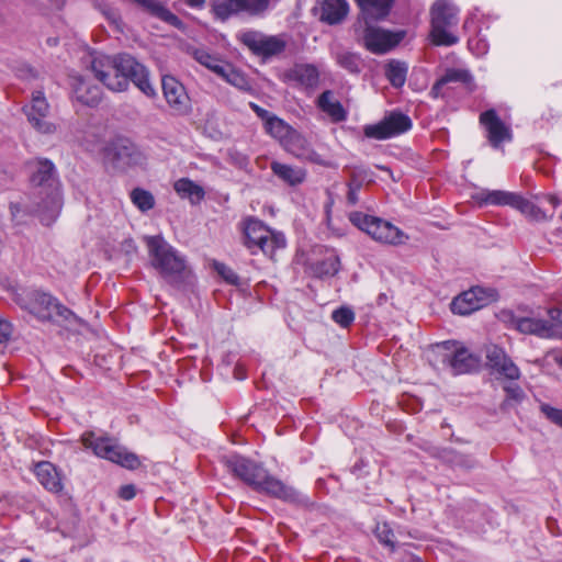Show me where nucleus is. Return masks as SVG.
Segmentation results:
<instances>
[{"label": "nucleus", "instance_id": "obj_26", "mask_svg": "<svg viewBox=\"0 0 562 562\" xmlns=\"http://www.w3.org/2000/svg\"><path fill=\"white\" fill-rule=\"evenodd\" d=\"M135 3L140 5L150 15L175 26L178 29L182 27L180 19L169 11L161 2L157 0H133Z\"/></svg>", "mask_w": 562, "mask_h": 562}, {"label": "nucleus", "instance_id": "obj_56", "mask_svg": "<svg viewBox=\"0 0 562 562\" xmlns=\"http://www.w3.org/2000/svg\"><path fill=\"white\" fill-rule=\"evenodd\" d=\"M186 2L190 7H201L204 3V0H186Z\"/></svg>", "mask_w": 562, "mask_h": 562}, {"label": "nucleus", "instance_id": "obj_9", "mask_svg": "<svg viewBox=\"0 0 562 562\" xmlns=\"http://www.w3.org/2000/svg\"><path fill=\"white\" fill-rule=\"evenodd\" d=\"M15 302L41 321H52L55 317L69 319L74 313L48 293L32 291L25 297L18 295Z\"/></svg>", "mask_w": 562, "mask_h": 562}, {"label": "nucleus", "instance_id": "obj_31", "mask_svg": "<svg viewBox=\"0 0 562 562\" xmlns=\"http://www.w3.org/2000/svg\"><path fill=\"white\" fill-rule=\"evenodd\" d=\"M356 2L367 16L383 19L389 14L393 0H356Z\"/></svg>", "mask_w": 562, "mask_h": 562}, {"label": "nucleus", "instance_id": "obj_24", "mask_svg": "<svg viewBox=\"0 0 562 562\" xmlns=\"http://www.w3.org/2000/svg\"><path fill=\"white\" fill-rule=\"evenodd\" d=\"M453 374L469 373L477 368L479 359L467 348L459 347L448 359Z\"/></svg>", "mask_w": 562, "mask_h": 562}, {"label": "nucleus", "instance_id": "obj_60", "mask_svg": "<svg viewBox=\"0 0 562 562\" xmlns=\"http://www.w3.org/2000/svg\"><path fill=\"white\" fill-rule=\"evenodd\" d=\"M0 562H3L2 560H0Z\"/></svg>", "mask_w": 562, "mask_h": 562}, {"label": "nucleus", "instance_id": "obj_8", "mask_svg": "<svg viewBox=\"0 0 562 562\" xmlns=\"http://www.w3.org/2000/svg\"><path fill=\"white\" fill-rule=\"evenodd\" d=\"M81 441L95 456L117 463L123 468L135 470L140 465V460L135 453L130 452L111 438L97 437L93 432H86L82 435Z\"/></svg>", "mask_w": 562, "mask_h": 562}, {"label": "nucleus", "instance_id": "obj_10", "mask_svg": "<svg viewBox=\"0 0 562 562\" xmlns=\"http://www.w3.org/2000/svg\"><path fill=\"white\" fill-rule=\"evenodd\" d=\"M497 292L492 288L473 286L453 299L451 311L459 315H469L496 301Z\"/></svg>", "mask_w": 562, "mask_h": 562}, {"label": "nucleus", "instance_id": "obj_11", "mask_svg": "<svg viewBox=\"0 0 562 562\" xmlns=\"http://www.w3.org/2000/svg\"><path fill=\"white\" fill-rule=\"evenodd\" d=\"M412 127L411 119L401 113L392 112L376 124L364 126V135L374 139H386L401 135Z\"/></svg>", "mask_w": 562, "mask_h": 562}, {"label": "nucleus", "instance_id": "obj_2", "mask_svg": "<svg viewBox=\"0 0 562 562\" xmlns=\"http://www.w3.org/2000/svg\"><path fill=\"white\" fill-rule=\"evenodd\" d=\"M226 469L237 479L250 486L258 493L282 499L284 502L306 505L307 497L295 488L285 485L259 463L239 454L226 456L223 458Z\"/></svg>", "mask_w": 562, "mask_h": 562}, {"label": "nucleus", "instance_id": "obj_20", "mask_svg": "<svg viewBox=\"0 0 562 562\" xmlns=\"http://www.w3.org/2000/svg\"><path fill=\"white\" fill-rule=\"evenodd\" d=\"M286 151L297 158L321 164L319 155L308 147L306 139L294 128L280 143Z\"/></svg>", "mask_w": 562, "mask_h": 562}, {"label": "nucleus", "instance_id": "obj_15", "mask_svg": "<svg viewBox=\"0 0 562 562\" xmlns=\"http://www.w3.org/2000/svg\"><path fill=\"white\" fill-rule=\"evenodd\" d=\"M161 88L166 102L177 114H187L190 110V98L184 86L172 76H164Z\"/></svg>", "mask_w": 562, "mask_h": 562}, {"label": "nucleus", "instance_id": "obj_42", "mask_svg": "<svg viewBox=\"0 0 562 562\" xmlns=\"http://www.w3.org/2000/svg\"><path fill=\"white\" fill-rule=\"evenodd\" d=\"M193 58L206 68H211L218 59V57L211 55L205 49H194L192 53Z\"/></svg>", "mask_w": 562, "mask_h": 562}, {"label": "nucleus", "instance_id": "obj_55", "mask_svg": "<svg viewBox=\"0 0 562 562\" xmlns=\"http://www.w3.org/2000/svg\"><path fill=\"white\" fill-rule=\"evenodd\" d=\"M547 200L553 206V209L557 207L558 205H560V203H561L559 198L555 195H548Z\"/></svg>", "mask_w": 562, "mask_h": 562}, {"label": "nucleus", "instance_id": "obj_33", "mask_svg": "<svg viewBox=\"0 0 562 562\" xmlns=\"http://www.w3.org/2000/svg\"><path fill=\"white\" fill-rule=\"evenodd\" d=\"M514 209L518 210L524 215H526L527 217H529L533 221H547L552 217V214L548 215L538 205H536L531 201L525 199L520 194H518V196L516 199Z\"/></svg>", "mask_w": 562, "mask_h": 562}, {"label": "nucleus", "instance_id": "obj_38", "mask_svg": "<svg viewBox=\"0 0 562 562\" xmlns=\"http://www.w3.org/2000/svg\"><path fill=\"white\" fill-rule=\"evenodd\" d=\"M375 536L379 539V541L389 547L392 552L396 551L395 542L393 541L394 533L392 528L386 524H378L375 527Z\"/></svg>", "mask_w": 562, "mask_h": 562}, {"label": "nucleus", "instance_id": "obj_47", "mask_svg": "<svg viewBox=\"0 0 562 562\" xmlns=\"http://www.w3.org/2000/svg\"><path fill=\"white\" fill-rule=\"evenodd\" d=\"M232 68L233 66L229 63H226L218 58L217 61L210 68V70H212L218 77L226 80L228 72L231 71Z\"/></svg>", "mask_w": 562, "mask_h": 562}, {"label": "nucleus", "instance_id": "obj_7", "mask_svg": "<svg viewBox=\"0 0 562 562\" xmlns=\"http://www.w3.org/2000/svg\"><path fill=\"white\" fill-rule=\"evenodd\" d=\"M431 41L437 46H452L459 42L452 29L458 24V10L447 0H437L431 7Z\"/></svg>", "mask_w": 562, "mask_h": 562}, {"label": "nucleus", "instance_id": "obj_30", "mask_svg": "<svg viewBox=\"0 0 562 562\" xmlns=\"http://www.w3.org/2000/svg\"><path fill=\"white\" fill-rule=\"evenodd\" d=\"M471 75L464 69L450 68L440 77L431 88V95L438 98L442 95V88L450 82H469Z\"/></svg>", "mask_w": 562, "mask_h": 562}, {"label": "nucleus", "instance_id": "obj_54", "mask_svg": "<svg viewBox=\"0 0 562 562\" xmlns=\"http://www.w3.org/2000/svg\"><path fill=\"white\" fill-rule=\"evenodd\" d=\"M398 560L401 562H423V560L419 557L406 551L400 552Z\"/></svg>", "mask_w": 562, "mask_h": 562}, {"label": "nucleus", "instance_id": "obj_53", "mask_svg": "<svg viewBox=\"0 0 562 562\" xmlns=\"http://www.w3.org/2000/svg\"><path fill=\"white\" fill-rule=\"evenodd\" d=\"M11 334V324L7 319L0 317V342L7 341L10 338Z\"/></svg>", "mask_w": 562, "mask_h": 562}, {"label": "nucleus", "instance_id": "obj_28", "mask_svg": "<svg viewBox=\"0 0 562 562\" xmlns=\"http://www.w3.org/2000/svg\"><path fill=\"white\" fill-rule=\"evenodd\" d=\"M175 191L182 199H189L191 203H200L205 195L204 189L189 178H181L173 184Z\"/></svg>", "mask_w": 562, "mask_h": 562}, {"label": "nucleus", "instance_id": "obj_58", "mask_svg": "<svg viewBox=\"0 0 562 562\" xmlns=\"http://www.w3.org/2000/svg\"><path fill=\"white\" fill-rule=\"evenodd\" d=\"M19 562H33L31 559H27V558H23L21 559Z\"/></svg>", "mask_w": 562, "mask_h": 562}, {"label": "nucleus", "instance_id": "obj_12", "mask_svg": "<svg viewBox=\"0 0 562 562\" xmlns=\"http://www.w3.org/2000/svg\"><path fill=\"white\" fill-rule=\"evenodd\" d=\"M269 2L270 0H215L212 9L217 19L225 21L240 12L260 14L268 9Z\"/></svg>", "mask_w": 562, "mask_h": 562}, {"label": "nucleus", "instance_id": "obj_46", "mask_svg": "<svg viewBox=\"0 0 562 562\" xmlns=\"http://www.w3.org/2000/svg\"><path fill=\"white\" fill-rule=\"evenodd\" d=\"M232 68L233 66L229 63H226L218 58L217 61L210 68V70H212L218 77L226 80L228 72L231 71Z\"/></svg>", "mask_w": 562, "mask_h": 562}, {"label": "nucleus", "instance_id": "obj_36", "mask_svg": "<svg viewBox=\"0 0 562 562\" xmlns=\"http://www.w3.org/2000/svg\"><path fill=\"white\" fill-rule=\"evenodd\" d=\"M131 200L140 212H147L155 206L154 195L142 188H136L131 192Z\"/></svg>", "mask_w": 562, "mask_h": 562}, {"label": "nucleus", "instance_id": "obj_52", "mask_svg": "<svg viewBox=\"0 0 562 562\" xmlns=\"http://www.w3.org/2000/svg\"><path fill=\"white\" fill-rule=\"evenodd\" d=\"M249 106L257 114V116L263 121V125L274 115L273 113L267 111L254 102H250Z\"/></svg>", "mask_w": 562, "mask_h": 562}, {"label": "nucleus", "instance_id": "obj_57", "mask_svg": "<svg viewBox=\"0 0 562 562\" xmlns=\"http://www.w3.org/2000/svg\"><path fill=\"white\" fill-rule=\"evenodd\" d=\"M555 362L562 367V353L555 357Z\"/></svg>", "mask_w": 562, "mask_h": 562}, {"label": "nucleus", "instance_id": "obj_45", "mask_svg": "<svg viewBox=\"0 0 562 562\" xmlns=\"http://www.w3.org/2000/svg\"><path fill=\"white\" fill-rule=\"evenodd\" d=\"M215 270L221 274L227 282L235 284L238 281L237 274L224 263L215 262Z\"/></svg>", "mask_w": 562, "mask_h": 562}, {"label": "nucleus", "instance_id": "obj_27", "mask_svg": "<svg viewBox=\"0 0 562 562\" xmlns=\"http://www.w3.org/2000/svg\"><path fill=\"white\" fill-rule=\"evenodd\" d=\"M518 194L503 190H482L476 193L475 199L484 205H508L514 209Z\"/></svg>", "mask_w": 562, "mask_h": 562}, {"label": "nucleus", "instance_id": "obj_3", "mask_svg": "<svg viewBox=\"0 0 562 562\" xmlns=\"http://www.w3.org/2000/svg\"><path fill=\"white\" fill-rule=\"evenodd\" d=\"M151 267L169 283H179L186 273V258L161 235L144 236Z\"/></svg>", "mask_w": 562, "mask_h": 562}, {"label": "nucleus", "instance_id": "obj_23", "mask_svg": "<svg viewBox=\"0 0 562 562\" xmlns=\"http://www.w3.org/2000/svg\"><path fill=\"white\" fill-rule=\"evenodd\" d=\"M71 86L76 99L82 104L93 106L101 100L100 89L97 86L90 85L82 77H74Z\"/></svg>", "mask_w": 562, "mask_h": 562}, {"label": "nucleus", "instance_id": "obj_41", "mask_svg": "<svg viewBox=\"0 0 562 562\" xmlns=\"http://www.w3.org/2000/svg\"><path fill=\"white\" fill-rule=\"evenodd\" d=\"M225 81L240 90L249 89V82L245 75L241 74L239 70L235 69L234 67L228 72V76Z\"/></svg>", "mask_w": 562, "mask_h": 562}, {"label": "nucleus", "instance_id": "obj_43", "mask_svg": "<svg viewBox=\"0 0 562 562\" xmlns=\"http://www.w3.org/2000/svg\"><path fill=\"white\" fill-rule=\"evenodd\" d=\"M540 411L549 420L562 427V409L552 407L549 404H541Z\"/></svg>", "mask_w": 562, "mask_h": 562}, {"label": "nucleus", "instance_id": "obj_14", "mask_svg": "<svg viewBox=\"0 0 562 562\" xmlns=\"http://www.w3.org/2000/svg\"><path fill=\"white\" fill-rule=\"evenodd\" d=\"M23 111L29 122L37 132L43 134H52L55 132V125L46 120L49 105L42 91L33 92L31 103L25 105Z\"/></svg>", "mask_w": 562, "mask_h": 562}, {"label": "nucleus", "instance_id": "obj_17", "mask_svg": "<svg viewBox=\"0 0 562 562\" xmlns=\"http://www.w3.org/2000/svg\"><path fill=\"white\" fill-rule=\"evenodd\" d=\"M402 40L400 34L368 25L363 34L364 47L373 54H384L395 47Z\"/></svg>", "mask_w": 562, "mask_h": 562}, {"label": "nucleus", "instance_id": "obj_25", "mask_svg": "<svg viewBox=\"0 0 562 562\" xmlns=\"http://www.w3.org/2000/svg\"><path fill=\"white\" fill-rule=\"evenodd\" d=\"M270 167L276 177L291 187L301 184L306 178V170L301 167L279 161H272Z\"/></svg>", "mask_w": 562, "mask_h": 562}, {"label": "nucleus", "instance_id": "obj_29", "mask_svg": "<svg viewBox=\"0 0 562 562\" xmlns=\"http://www.w3.org/2000/svg\"><path fill=\"white\" fill-rule=\"evenodd\" d=\"M318 106L323 112L329 115L334 122H340L346 119V112L342 105L329 90L324 91L319 95Z\"/></svg>", "mask_w": 562, "mask_h": 562}, {"label": "nucleus", "instance_id": "obj_37", "mask_svg": "<svg viewBox=\"0 0 562 562\" xmlns=\"http://www.w3.org/2000/svg\"><path fill=\"white\" fill-rule=\"evenodd\" d=\"M337 64L351 74L359 72L361 67L360 57L350 52H341L336 55Z\"/></svg>", "mask_w": 562, "mask_h": 562}, {"label": "nucleus", "instance_id": "obj_21", "mask_svg": "<svg viewBox=\"0 0 562 562\" xmlns=\"http://www.w3.org/2000/svg\"><path fill=\"white\" fill-rule=\"evenodd\" d=\"M512 325L522 334L536 335L541 338L553 337L552 324H549L548 319L513 316Z\"/></svg>", "mask_w": 562, "mask_h": 562}, {"label": "nucleus", "instance_id": "obj_16", "mask_svg": "<svg viewBox=\"0 0 562 562\" xmlns=\"http://www.w3.org/2000/svg\"><path fill=\"white\" fill-rule=\"evenodd\" d=\"M480 123L486 130V136L494 148H499L505 142H512L510 126L505 124L495 110H487L480 115Z\"/></svg>", "mask_w": 562, "mask_h": 562}, {"label": "nucleus", "instance_id": "obj_59", "mask_svg": "<svg viewBox=\"0 0 562 562\" xmlns=\"http://www.w3.org/2000/svg\"><path fill=\"white\" fill-rule=\"evenodd\" d=\"M485 47H486V44H483V45H482V53H484V52H485Z\"/></svg>", "mask_w": 562, "mask_h": 562}, {"label": "nucleus", "instance_id": "obj_4", "mask_svg": "<svg viewBox=\"0 0 562 562\" xmlns=\"http://www.w3.org/2000/svg\"><path fill=\"white\" fill-rule=\"evenodd\" d=\"M31 182L46 190V199L38 215L43 224L49 225L60 209V194L54 164L48 159H36L30 164Z\"/></svg>", "mask_w": 562, "mask_h": 562}, {"label": "nucleus", "instance_id": "obj_13", "mask_svg": "<svg viewBox=\"0 0 562 562\" xmlns=\"http://www.w3.org/2000/svg\"><path fill=\"white\" fill-rule=\"evenodd\" d=\"M239 38L255 55L262 57L280 54L285 48V42L279 36L265 35L257 31H246Z\"/></svg>", "mask_w": 562, "mask_h": 562}, {"label": "nucleus", "instance_id": "obj_35", "mask_svg": "<svg viewBox=\"0 0 562 562\" xmlns=\"http://www.w3.org/2000/svg\"><path fill=\"white\" fill-rule=\"evenodd\" d=\"M339 270V258L336 255H330L324 260L315 263L313 271L319 278L333 277Z\"/></svg>", "mask_w": 562, "mask_h": 562}, {"label": "nucleus", "instance_id": "obj_5", "mask_svg": "<svg viewBox=\"0 0 562 562\" xmlns=\"http://www.w3.org/2000/svg\"><path fill=\"white\" fill-rule=\"evenodd\" d=\"M244 238V244L251 254L256 255L258 251H261L271 259L278 249H283L286 245L282 233L270 228L255 217H249L245 221Z\"/></svg>", "mask_w": 562, "mask_h": 562}, {"label": "nucleus", "instance_id": "obj_40", "mask_svg": "<svg viewBox=\"0 0 562 562\" xmlns=\"http://www.w3.org/2000/svg\"><path fill=\"white\" fill-rule=\"evenodd\" d=\"M296 77L307 86L314 85L318 79V72L313 66H300L294 70Z\"/></svg>", "mask_w": 562, "mask_h": 562}, {"label": "nucleus", "instance_id": "obj_1", "mask_svg": "<svg viewBox=\"0 0 562 562\" xmlns=\"http://www.w3.org/2000/svg\"><path fill=\"white\" fill-rule=\"evenodd\" d=\"M91 71L111 91H125L132 81L146 97L157 95L147 68L128 54L93 57Z\"/></svg>", "mask_w": 562, "mask_h": 562}, {"label": "nucleus", "instance_id": "obj_22", "mask_svg": "<svg viewBox=\"0 0 562 562\" xmlns=\"http://www.w3.org/2000/svg\"><path fill=\"white\" fill-rule=\"evenodd\" d=\"M349 12L347 0H324L321 5L319 20L326 24L341 23Z\"/></svg>", "mask_w": 562, "mask_h": 562}, {"label": "nucleus", "instance_id": "obj_19", "mask_svg": "<svg viewBox=\"0 0 562 562\" xmlns=\"http://www.w3.org/2000/svg\"><path fill=\"white\" fill-rule=\"evenodd\" d=\"M34 474L40 484L50 493L58 494L63 491V477L57 468L48 462L41 461L34 467Z\"/></svg>", "mask_w": 562, "mask_h": 562}, {"label": "nucleus", "instance_id": "obj_18", "mask_svg": "<svg viewBox=\"0 0 562 562\" xmlns=\"http://www.w3.org/2000/svg\"><path fill=\"white\" fill-rule=\"evenodd\" d=\"M487 366L496 373L508 380H518L520 370L506 355V352L497 347L491 346L486 350Z\"/></svg>", "mask_w": 562, "mask_h": 562}, {"label": "nucleus", "instance_id": "obj_34", "mask_svg": "<svg viewBox=\"0 0 562 562\" xmlns=\"http://www.w3.org/2000/svg\"><path fill=\"white\" fill-rule=\"evenodd\" d=\"M267 134L271 137L278 139L280 143L286 138L289 133L292 131V126H290L282 119L273 115L269 121L263 125Z\"/></svg>", "mask_w": 562, "mask_h": 562}, {"label": "nucleus", "instance_id": "obj_39", "mask_svg": "<svg viewBox=\"0 0 562 562\" xmlns=\"http://www.w3.org/2000/svg\"><path fill=\"white\" fill-rule=\"evenodd\" d=\"M331 318L341 327L347 328L355 321V313L350 307L342 306L333 312Z\"/></svg>", "mask_w": 562, "mask_h": 562}, {"label": "nucleus", "instance_id": "obj_6", "mask_svg": "<svg viewBox=\"0 0 562 562\" xmlns=\"http://www.w3.org/2000/svg\"><path fill=\"white\" fill-rule=\"evenodd\" d=\"M348 218L352 225L376 243L398 246L405 244L408 239V236L401 228L381 217L355 211L349 213Z\"/></svg>", "mask_w": 562, "mask_h": 562}, {"label": "nucleus", "instance_id": "obj_48", "mask_svg": "<svg viewBox=\"0 0 562 562\" xmlns=\"http://www.w3.org/2000/svg\"><path fill=\"white\" fill-rule=\"evenodd\" d=\"M232 68L233 66L229 63H226L218 58L217 61L210 68V70H212L218 77L226 80L228 72L231 71Z\"/></svg>", "mask_w": 562, "mask_h": 562}, {"label": "nucleus", "instance_id": "obj_51", "mask_svg": "<svg viewBox=\"0 0 562 562\" xmlns=\"http://www.w3.org/2000/svg\"><path fill=\"white\" fill-rule=\"evenodd\" d=\"M120 498L131 501L136 496V486L134 484H126L120 487L117 492Z\"/></svg>", "mask_w": 562, "mask_h": 562}, {"label": "nucleus", "instance_id": "obj_50", "mask_svg": "<svg viewBox=\"0 0 562 562\" xmlns=\"http://www.w3.org/2000/svg\"><path fill=\"white\" fill-rule=\"evenodd\" d=\"M361 189L360 182H350L348 184L347 202L350 205H356L359 202V191Z\"/></svg>", "mask_w": 562, "mask_h": 562}, {"label": "nucleus", "instance_id": "obj_32", "mask_svg": "<svg viewBox=\"0 0 562 562\" xmlns=\"http://www.w3.org/2000/svg\"><path fill=\"white\" fill-rule=\"evenodd\" d=\"M407 71L408 66L404 61L392 59L385 65V77L394 88L405 85Z\"/></svg>", "mask_w": 562, "mask_h": 562}, {"label": "nucleus", "instance_id": "obj_49", "mask_svg": "<svg viewBox=\"0 0 562 562\" xmlns=\"http://www.w3.org/2000/svg\"><path fill=\"white\" fill-rule=\"evenodd\" d=\"M506 392L507 398L513 400L515 402H521L525 397V393L522 389L518 384H509L504 387Z\"/></svg>", "mask_w": 562, "mask_h": 562}, {"label": "nucleus", "instance_id": "obj_44", "mask_svg": "<svg viewBox=\"0 0 562 562\" xmlns=\"http://www.w3.org/2000/svg\"><path fill=\"white\" fill-rule=\"evenodd\" d=\"M548 323L552 324L553 337L558 335V329L562 328V308L548 310Z\"/></svg>", "mask_w": 562, "mask_h": 562}]
</instances>
